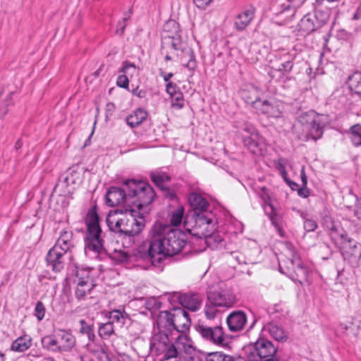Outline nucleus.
<instances>
[{"instance_id":"nucleus-55","label":"nucleus","mask_w":361,"mask_h":361,"mask_svg":"<svg viewBox=\"0 0 361 361\" xmlns=\"http://www.w3.org/2000/svg\"><path fill=\"white\" fill-rule=\"evenodd\" d=\"M354 214L357 219H361V198L357 199L355 202Z\"/></svg>"},{"instance_id":"nucleus-18","label":"nucleus","mask_w":361,"mask_h":361,"mask_svg":"<svg viewBox=\"0 0 361 361\" xmlns=\"http://www.w3.org/2000/svg\"><path fill=\"white\" fill-rule=\"evenodd\" d=\"M75 245V240L73 232L71 229L66 228L60 232L59 237L53 247L66 254L73 255V249Z\"/></svg>"},{"instance_id":"nucleus-46","label":"nucleus","mask_w":361,"mask_h":361,"mask_svg":"<svg viewBox=\"0 0 361 361\" xmlns=\"http://www.w3.org/2000/svg\"><path fill=\"white\" fill-rule=\"evenodd\" d=\"M286 161L283 159H279L275 161V167L279 171L284 180H287V172L286 171Z\"/></svg>"},{"instance_id":"nucleus-41","label":"nucleus","mask_w":361,"mask_h":361,"mask_svg":"<svg viewBox=\"0 0 361 361\" xmlns=\"http://www.w3.org/2000/svg\"><path fill=\"white\" fill-rule=\"evenodd\" d=\"M98 333L102 339H108L113 334V322H109L99 326Z\"/></svg>"},{"instance_id":"nucleus-16","label":"nucleus","mask_w":361,"mask_h":361,"mask_svg":"<svg viewBox=\"0 0 361 361\" xmlns=\"http://www.w3.org/2000/svg\"><path fill=\"white\" fill-rule=\"evenodd\" d=\"M90 271L86 269H80L76 272L77 287L75 295L78 300L84 299L87 293H89L92 288V279L90 276Z\"/></svg>"},{"instance_id":"nucleus-14","label":"nucleus","mask_w":361,"mask_h":361,"mask_svg":"<svg viewBox=\"0 0 361 361\" xmlns=\"http://www.w3.org/2000/svg\"><path fill=\"white\" fill-rule=\"evenodd\" d=\"M72 259L73 255L66 254L54 247L48 251L45 257L47 266L56 273L61 271Z\"/></svg>"},{"instance_id":"nucleus-30","label":"nucleus","mask_w":361,"mask_h":361,"mask_svg":"<svg viewBox=\"0 0 361 361\" xmlns=\"http://www.w3.org/2000/svg\"><path fill=\"white\" fill-rule=\"evenodd\" d=\"M147 115L145 110L138 109L126 118V122L131 128L136 127L146 119Z\"/></svg>"},{"instance_id":"nucleus-3","label":"nucleus","mask_w":361,"mask_h":361,"mask_svg":"<svg viewBox=\"0 0 361 361\" xmlns=\"http://www.w3.org/2000/svg\"><path fill=\"white\" fill-rule=\"evenodd\" d=\"M161 54L166 61L180 59V64L187 68H195L196 62L192 50L182 39L178 23L174 20H168L163 27L161 34Z\"/></svg>"},{"instance_id":"nucleus-17","label":"nucleus","mask_w":361,"mask_h":361,"mask_svg":"<svg viewBox=\"0 0 361 361\" xmlns=\"http://www.w3.org/2000/svg\"><path fill=\"white\" fill-rule=\"evenodd\" d=\"M208 301L219 307H231L235 302V296L229 289H221L219 291L209 293Z\"/></svg>"},{"instance_id":"nucleus-62","label":"nucleus","mask_w":361,"mask_h":361,"mask_svg":"<svg viewBox=\"0 0 361 361\" xmlns=\"http://www.w3.org/2000/svg\"><path fill=\"white\" fill-rule=\"evenodd\" d=\"M353 320L355 323L357 324V327L361 328V311L357 313Z\"/></svg>"},{"instance_id":"nucleus-47","label":"nucleus","mask_w":361,"mask_h":361,"mask_svg":"<svg viewBox=\"0 0 361 361\" xmlns=\"http://www.w3.org/2000/svg\"><path fill=\"white\" fill-rule=\"evenodd\" d=\"M45 307L42 302L38 301L35 307V316L39 321H41L44 317Z\"/></svg>"},{"instance_id":"nucleus-26","label":"nucleus","mask_w":361,"mask_h":361,"mask_svg":"<svg viewBox=\"0 0 361 361\" xmlns=\"http://www.w3.org/2000/svg\"><path fill=\"white\" fill-rule=\"evenodd\" d=\"M157 325L161 331L173 330V310L161 312L157 318Z\"/></svg>"},{"instance_id":"nucleus-45","label":"nucleus","mask_w":361,"mask_h":361,"mask_svg":"<svg viewBox=\"0 0 361 361\" xmlns=\"http://www.w3.org/2000/svg\"><path fill=\"white\" fill-rule=\"evenodd\" d=\"M129 255L125 251L114 248V263H121L128 261Z\"/></svg>"},{"instance_id":"nucleus-10","label":"nucleus","mask_w":361,"mask_h":361,"mask_svg":"<svg viewBox=\"0 0 361 361\" xmlns=\"http://www.w3.org/2000/svg\"><path fill=\"white\" fill-rule=\"evenodd\" d=\"M244 145L253 154L262 155L265 150V142L255 126L250 123L243 124L239 130Z\"/></svg>"},{"instance_id":"nucleus-31","label":"nucleus","mask_w":361,"mask_h":361,"mask_svg":"<svg viewBox=\"0 0 361 361\" xmlns=\"http://www.w3.org/2000/svg\"><path fill=\"white\" fill-rule=\"evenodd\" d=\"M169 342V336L166 331H161L154 335L151 341V347L157 350H161L166 347Z\"/></svg>"},{"instance_id":"nucleus-37","label":"nucleus","mask_w":361,"mask_h":361,"mask_svg":"<svg viewBox=\"0 0 361 361\" xmlns=\"http://www.w3.org/2000/svg\"><path fill=\"white\" fill-rule=\"evenodd\" d=\"M288 4H282L281 5V11L283 12L290 11L292 12V16H295L297 10L301 7L306 0H286Z\"/></svg>"},{"instance_id":"nucleus-52","label":"nucleus","mask_w":361,"mask_h":361,"mask_svg":"<svg viewBox=\"0 0 361 361\" xmlns=\"http://www.w3.org/2000/svg\"><path fill=\"white\" fill-rule=\"evenodd\" d=\"M116 84L120 87L128 88V78L126 75H121L117 78Z\"/></svg>"},{"instance_id":"nucleus-39","label":"nucleus","mask_w":361,"mask_h":361,"mask_svg":"<svg viewBox=\"0 0 361 361\" xmlns=\"http://www.w3.org/2000/svg\"><path fill=\"white\" fill-rule=\"evenodd\" d=\"M114 323L116 322L120 327L130 323V317L124 311L114 310Z\"/></svg>"},{"instance_id":"nucleus-8","label":"nucleus","mask_w":361,"mask_h":361,"mask_svg":"<svg viewBox=\"0 0 361 361\" xmlns=\"http://www.w3.org/2000/svg\"><path fill=\"white\" fill-rule=\"evenodd\" d=\"M299 139L305 141L317 140L323 135L320 118L314 111L302 112L294 126Z\"/></svg>"},{"instance_id":"nucleus-28","label":"nucleus","mask_w":361,"mask_h":361,"mask_svg":"<svg viewBox=\"0 0 361 361\" xmlns=\"http://www.w3.org/2000/svg\"><path fill=\"white\" fill-rule=\"evenodd\" d=\"M166 92L170 95L171 106L176 109H181L184 106L183 93L171 82L166 85Z\"/></svg>"},{"instance_id":"nucleus-9","label":"nucleus","mask_w":361,"mask_h":361,"mask_svg":"<svg viewBox=\"0 0 361 361\" xmlns=\"http://www.w3.org/2000/svg\"><path fill=\"white\" fill-rule=\"evenodd\" d=\"M255 94L254 97L244 94L245 98L252 103V106L258 113L265 115L269 118H279L282 115V105L277 102H271L262 99V92L259 88H252Z\"/></svg>"},{"instance_id":"nucleus-48","label":"nucleus","mask_w":361,"mask_h":361,"mask_svg":"<svg viewBox=\"0 0 361 361\" xmlns=\"http://www.w3.org/2000/svg\"><path fill=\"white\" fill-rule=\"evenodd\" d=\"M113 193V186H110L106 189V193L104 197V204L108 207H113V201L111 196Z\"/></svg>"},{"instance_id":"nucleus-33","label":"nucleus","mask_w":361,"mask_h":361,"mask_svg":"<svg viewBox=\"0 0 361 361\" xmlns=\"http://www.w3.org/2000/svg\"><path fill=\"white\" fill-rule=\"evenodd\" d=\"M348 84L352 91L361 96V71H356L349 76Z\"/></svg>"},{"instance_id":"nucleus-53","label":"nucleus","mask_w":361,"mask_h":361,"mask_svg":"<svg viewBox=\"0 0 361 361\" xmlns=\"http://www.w3.org/2000/svg\"><path fill=\"white\" fill-rule=\"evenodd\" d=\"M252 87L257 88V87L251 85H249L248 87H247V88L243 90L242 93H241L242 94V97L245 100V102L247 103H248V104H252V103L248 101L247 98H245L244 94H247V95H249V96H251V97H254L255 95V94L252 90Z\"/></svg>"},{"instance_id":"nucleus-27","label":"nucleus","mask_w":361,"mask_h":361,"mask_svg":"<svg viewBox=\"0 0 361 361\" xmlns=\"http://www.w3.org/2000/svg\"><path fill=\"white\" fill-rule=\"evenodd\" d=\"M174 344L181 355L183 353L192 355L195 350L192 341L184 334L178 336Z\"/></svg>"},{"instance_id":"nucleus-35","label":"nucleus","mask_w":361,"mask_h":361,"mask_svg":"<svg viewBox=\"0 0 361 361\" xmlns=\"http://www.w3.org/2000/svg\"><path fill=\"white\" fill-rule=\"evenodd\" d=\"M42 345L43 348L54 353L61 352V350H56V347H60V345L58 344V341L53 336L43 337L42 338Z\"/></svg>"},{"instance_id":"nucleus-24","label":"nucleus","mask_w":361,"mask_h":361,"mask_svg":"<svg viewBox=\"0 0 361 361\" xmlns=\"http://www.w3.org/2000/svg\"><path fill=\"white\" fill-rule=\"evenodd\" d=\"M255 9L252 6H249L243 9L238 14L235 19L234 25L237 30H244L253 20Z\"/></svg>"},{"instance_id":"nucleus-49","label":"nucleus","mask_w":361,"mask_h":361,"mask_svg":"<svg viewBox=\"0 0 361 361\" xmlns=\"http://www.w3.org/2000/svg\"><path fill=\"white\" fill-rule=\"evenodd\" d=\"M231 256L239 264L247 263L246 257L241 252H233L231 253Z\"/></svg>"},{"instance_id":"nucleus-54","label":"nucleus","mask_w":361,"mask_h":361,"mask_svg":"<svg viewBox=\"0 0 361 361\" xmlns=\"http://www.w3.org/2000/svg\"><path fill=\"white\" fill-rule=\"evenodd\" d=\"M59 181H60V183L56 185V188L58 186H60V185H62V186L64 185V186L67 187L69 184L76 183L75 178H72V177H71L70 176H66V177L63 178V181H61V180H59Z\"/></svg>"},{"instance_id":"nucleus-38","label":"nucleus","mask_w":361,"mask_h":361,"mask_svg":"<svg viewBox=\"0 0 361 361\" xmlns=\"http://www.w3.org/2000/svg\"><path fill=\"white\" fill-rule=\"evenodd\" d=\"M350 138L355 146L361 145V125L353 126L349 130Z\"/></svg>"},{"instance_id":"nucleus-11","label":"nucleus","mask_w":361,"mask_h":361,"mask_svg":"<svg viewBox=\"0 0 361 361\" xmlns=\"http://www.w3.org/2000/svg\"><path fill=\"white\" fill-rule=\"evenodd\" d=\"M276 348L273 343L264 338L258 339L248 355L249 361H278L275 357Z\"/></svg>"},{"instance_id":"nucleus-20","label":"nucleus","mask_w":361,"mask_h":361,"mask_svg":"<svg viewBox=\"0 0 361 361\" xmlns=\"http://www.w3.org/2000/svg\"><path fill=\"white\" fill-rule=\"evenodd\" d=\"M191 325L188 313L183 309L173 310V330L178 333H185Z\"/></svg>"},{"instance_id":"nucleus-4","label":"nucleus","mask_w":361,"mask_h":361,"mask_svg":"<svg viewBox=\"0 0 361 361\" xmlns=\"http://www.w3.org/2000/svg\"><path fill=\"white\" fill-rule=\"evenodd\" d=\"M281 254L284 258L279 259L280 271L302 283L307 277L308 269L303 265L294 245L289 242L283 243Z\"/></svg>"},{"instance_id":"nucleus-1","label":"nucleus","mask_w":361,"mask_h":361,"mask_svg":"<svg viewBox=\"0 0 361 361\" xmlns=\"http://www.w3.org/2000/svg\"><path fill=\"white\" fill-rule=\"evenodd\" d=\"M149 256L152 264L159 267L166 257L179 253L187 242L186 234L181 230L156 223L149 232Z\"/></svg>"},{"instance_id":"nucleus-57","label":"nucleus","mask_w":361,"mask_h":361,"mask_svg":"<svg viewBox=\"0 0 361 361\" xmlns=\"http://www.w3.org/2000/svg\"><path fill=\"white\" fill-rule=\"evenodd\" d=\"M195 4L200 8H204L212 0H193Z\"/></svg>"},{"instance_id":"nucleus-64","label":"nucleus","mask_w":361,"mask_h":361,"mask_svg":"<svg viewBox=\"0 0 361 361\" xmlns=\"http://www.w3.org/2000/svg\"><path fill=\"white\" fill-rule=\"evenodd\" d=\"M339 330L345 332L348 330L349 326L346 323H341L338 326Z\"/></svg>"},{"instance_id":"nucleus-29","label":"nucleus","mask_w":361,"mask_h":361,"mask_svg":"<svg viewBox=\"0 0 361 361\" xmlns=\"http://www.w3.org/2000/svg\"><path fill=\"white\" fill-rule=\"evenodd\" d=\"M264 331L268 332L271 338L278 341H285L287 336L283 329L274 322H270L264 327Z\"/></svg>"},{"instance_id":"nucleus-7","label":"nucleus","mask_w":361,"mask_h":361,"mask_svg":"<svg viewBox=\"0 0 361 361\" xmlns=\"http://www.w3.org/2000/svg\"><path fill=\"white\" fill-rule=\"evenodd\" d=\"M99 221L100 217L97 212V205L95 204L88 210L85 219L87 226L85 239V252L86 255H90V252L97 255L103 250Z\"/></svg>"},{"instance_id":"nucleus-50","label":"nucleus","mask_w":361,"mask_h":361,"mask_svg":"<svg viewBox=\"0 0 361 361\" xmlns=\"http://www.w3.org/2000/svg\"><path fill=\"white\" fill-rule=\"evenodd\" d=\"M130 18V13H126L121 22H118L117 25L116 32L121 35L123 33L124 29L126 26V22Z\"/></svg>"},{"instance_id":"nucleus-25","label":"nucleus","mask_w":361,"mask_h":361,"mask_svg":"<svg viewBox=\"0 0 361 361\" xmlns=\"http://www.w3.org/2000/svg\"><path fill=\"white\" fill-rule=\"evenodd\" d=\"M59 337L61 340V344L60 347H56L57 350L61 352H70L75 346L76 339L75 337L71 333L70 331L66 329H59Z\"/></svg>"},{"instance_id":"nucleus-44","label":"nucleus","mask_w":361,"mask_h":361,"mask_svg":"<svg viewBox=\"0 0 361 361\" xmlns=\"http://www.w3.org/2000/svg\"><path fill=\"white\" fill-rule=\"evenodd\" d=\"M165 358L166 360H170L172 358H179L180 359V357L182 355L178 351V348L175 346L174 343L167 349L166 353H165Z\"/></svg>"},{"instance_id":"nucleus-60","label":"nucleus","mask_w":361,"mask_h":361,"mask_svg":"<svg viewBox=\"0 0 361 361\" xmlns=\"http://www.w3.org/2000/svg\"><path fill=\"white\" fill-rule=\"evenodd\" d=\"M300 176H301V180L302 182V185L304 187H306L307 183V176L305 173V167L304 166H302V168Z\"/></svg>"},{"instance_id":"nucleus-15","label":"nucleus","mask_w":361,"mask_h":361,"mask_svg":"<svg viewBox=\"0 0 361 361\" xmlns=\"http://www.w3.org/2000/svg\"><path fill=\"white\" fill-rule=\"evenodd\" d=\"M319 11L315 13H307L303 16L298 25V30L301 35H308L322 27L326 22V18L319 19Z\"/></svg>"},{"instance_id":"nucleus-63","label":"nucleus","mask_w":361,"mask_h":361,"mask_svg":"<svg viewBox=\"0 0 361 361\" xmlns=\"http://www.w3.org/2000/svg\"><path fill=\"white\" fill-rule=\"evenodd\" d=\"M298 194L300 196H302L303 197H307L309 195V192L307 189L302 188V189L299 190Z\"/></svg>"},{"instance_id":"nucleus-43","label":"nucleus","mask_w":361,"mask_h":361,"mask_svg":"<svg viewBox=\"0 0 361 361\" xmlns=\"http://www.w3.org/2000/svg\"><path fill=\"white\" fill-rule=\"evenodd\" d=\"M152 180L158 186L164 182L169 180V176L165 173L152 172L151 173Z\"/></svg>"},{"instance_id":"nucleus-6","label":"nucleus","mask_w":361,"mask_h":361,"mask_svg":"<svg viewBox=\"0 0 361 361\" xmlns=\"http://www.w3.org/2000/svg\"><path fill=\"white\" fill-rule=\"evenodd\" d=\"M184 225L192 235L200 238H204L207 244L211 243L212 240L218 242L221 240L214 233L215 224L211 213H194L192 215H186Z\"/></svg>"},{"instance_id":"nucleus-21","label":"nucleus","mask_w":361,"mask_h":361,"mask_svg":"<svg viewBox=\"0 0 361 361\" xmlns=\"http://www.w3.org/2000/svg\"><path fill=\"white\" fill-rule=\"evenodd\" d=\"M247 323V316L243 311H233L226 318L228 328L231 332L241 331Z\"/></svg>"},{"instance_id":"nucleus-56","label":"nucleus","mask_w":361,"mask_h":361,"mask_svg":"<svg viewBox=\"0 0 361 361\" xmlns=\"http://www.w3.org/2000/svg\"><path fill=\"white\" fill-rule=\"evenodd\" d=\"M99 359L100 361H111V355L108 353L105 349L102 348L99 355Z\"/></svg>"},{"instance_id":"nucleus-2","label":"nucleus","mask_w":361,"mask_h":361,"mask_svg":"<svg viewBox=\"0 0 361 361\" xmlns=\"http://www.w3.org/2000/svg\"><path fill=\"white\" fill-rule=\"evenodd\" d=\"M155 197L153 188L143 181L127 180L121 187H114V200L116 204L135 208L140 215L146 216Z\"/></svg>"},{"instance_id":"nucleus-13","label":"nucleus","mask_w":361,"mask_h":361,"mask_svg":"<svg viewBox=\"0 0 361 361\" xmlns=\"http://www.w3.org/2000/svg\"><path fill=\"white\" fill-rule=\"evenodd\" d=\"M341 252L345 259L353 266L357 267L361 263V244L341 235Z\"/></svg>"},{"instance_id":"nucleus-61","label":"nucleus","mask_w":361,"mask_h":361,"mask_svg":"<svg viewBox=\"0 0 361 361\" xmlns=\"http://www.w3.org/2000/svg\"><path fill=\"white\" fill-rule=\"evenodd\" d=\"M112 212L113 211L110 210L108 212L106 218V222L110 231H113V226L111 225V221H110V217L111 216Z\"/></svg>"},{"instance_id":"nucleus-34","label":"nucleus","mask_w":361,"mask_h":361,"mask_svg":"<svg viewBox=\"0 0 361 361\" xmlns=\"http://www.w3.org/2000/svg\"><path fill=\"white\" fill-rule=\"evenodd\" d=\"M184 208L183 206H178L171 212L170 222L173 226L180 225L183 219Z\"/></svg>"},{"instance_id":"nucleus-58","label":"nucleus","mask_w":361,"mask_h":361,"mask_svg":"<svg viewBox=\"0 0 361 361\" xmlns=\"http://www.w3.org/2000/svg\"><path fill=\"white\" fill-rule=\"evenodd\" d=\"M68 173V174L67 176H70L72 178H75L76 180L80 178V174L75 167L70 168Z\"/></svg>"},{"instance_id":"nucleus-59","label":"nucleus","mask_w":361,"mask_h":361,"mask_svg":"<svg viewBox=\"0 0 361 361\" xmlns=\"http://www.w3.org/2000/svg\"><path fill=\"white\" fill-rule=\"evenodd\" d=\"M111 107H113V104L108 103L106 104V121H109L113 116V111L111 110Z\"/></svg>"},{"instance_id":"nucleus-23","label":"nucleus","mask_w":361,"mask_h":361,"mask_svg":"<svg viewBox=\"0 0 361 361\" xmlns=\"http://www.w3.org/2000/svg\"><path fill=\"white\" fill-rule=\"evenodd\" d=\"M260 197L262 200L264 202V209L266 214L269 216V219H271L272 224L275 226L279 234L281 236H283V231L281 229V228L279 226L278 223L276 222L275 217H274V207L271 204V199L270 195L269 193V191L265 188H262V192L260 193Z\"/></svg>"},{"instance_id":"nucleus-32","label":"nucleus","mask_w":361,"mask_h":361,"mask_svg":"<svg viewBox=\"0 0 361 361\" xmlns=\"http://www.w3.org/2000/svg\"><path fill=\"white\" fill-rule=\"evenodd\" d=\"M31 346V338L27 336H20L11 344V349L16 352H24Z\"/></svg>"},{"instance_id":"nucleus-40","label":"nucleus","mask_w":361,"mask_h":361,"mask_svg":"<svg viewBox=\"0 0 361 361\" xmlns=\"http://www.w3.org/2000/svg\"><path fill=\"white\" fill-rule=\"evenodd\" d=\"M206 361H234V359L221 352H213L207 355Z\"/></svg>"},{"instance_id":"nucleus-36","label":"nucleus","mask_w":361,"mask_h":361,"mask_svg":"<svg viewBox=\"0 0 361 361\" xmlns=\"http://www.w3.org/2000/svg\"><path fill=\"white\" fill-rule=\"evenodd\" d=\"M80 329L79 331L82 334H86L89 341H94L95 335L94 334V326L92 324H87L85 319L79 321Z\"/></svg>"},{"instance_id":"nucleus-51","label":"nucleus","mask_w":361,"mask_h":361,"mask_svg":"<svg viewBox=\"0 0 361 361\" xmlns=\"http://www.w3.org/2000/svg\"><path fill=\"white\" fill-rule=\"evenodd\" d=\"M317 227V223L312 219H306L304 221V228L307 232L313 231Z\"/></svg>"},{"instance_id":"nucleus-42","label":"nucleus","mask_w":361,"mask_h":361,"mask_svg":"<svg viewBox=\"0 0 361 361\" xmlns=\"http://www.w3.org/2000/svg\"><path fill=\"white\" fill-rule=\"evenodd\" d=\"M219 307L212 302H209L204 307V314L207 319H214L218 312L216 307Z\"/></svg>"},{"instance_id":"nucleus-22","label":"nucleus","mask_w":361,"mask_h":361,"mask_svg":"<svg viewBox=\"0 0 361 361\" xmlns=\"http://www.w3.org/2000/svg\"><path fill=\"white\" fill-rule=\"evenodd\" d=\"M189 202L192 207V211L188 215L201 213H209L208 212L209 204L207 200L200 194L192 192L188 197Z\"/></svg>"},{"instance_id":"nucleus-5","label":"nucleus","mask_w":361,"mask_h":361,"mask_svg":"<svg viewBox=\"0 0 361 361\" xmlns=\"http://www.w3.org/2000/svg\"><path fill=\"white\" fill-rule=\"evenodd\" d=\"M114 216H116L115 226L118 229L116 236L117 243L118 238L125 235L130 242V238L138 234L145 227V216L140 215L135 208L129 207L125 212L114 209Z\"/></svg>"},{"instance_id":"nucleus-12","label":"nucleus","mask_w":361,"mask_h":361,"mask_svg":"<svg viewBox=\"0 0 361 361\" xmlns=\"http://www.w3.org/2000/svg\"><path fill=\"white\" fill-rule=\"evenodd\" d=\"M196 330L205 341L214 345L224 346L228 342V337L220 325L211 327L203 324H198Z\"/></svg>"},{"instance_id":"nucleus-19","label":"nucleus","mask_w":361,"mask_h":361,"mask_svg":"<svg viewBox=\"0 0 361 361\" xmlns=\"http://www.w3.org/2000/svg\"><path fill=\"white\" fill-rule=\"evenodd\" d=\"M178 300L183 307L195 312L200 308L203 297L197 293H182L178 294Z\"/></svg>"}]
</instances>
